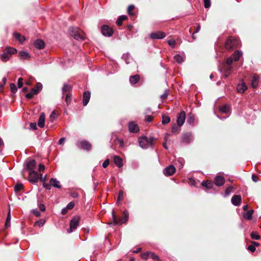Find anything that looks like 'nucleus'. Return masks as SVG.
Listing matches in <instances>:
<instances>
[{
	"instance_id": "obj_40",
	"label": "nucleus",
	"mask_w": 261,
	"mask_h": 261,
	"mask_svg": "<svg viewBox=\"0 0 261 261\" xmlns=\"http://www.w3.org/2000/svg\"><path fill=\"white\" fill-rule=\"evenodd\" d=\"M251 238L252 239L259 240L260 238L259 235L256 231H253L251 233Z\"/></svg>"
},
{
	"instance_id": "obj_32",
	"label": "nucleus",
	"mask_w": 261,
	"mask_h": 261,
	"mask_svg": "<svg viewBox=\"0 0 261 261\" xmlns=\"http://www.w3.org/2000/svg\"><path fill=\"white\" fill-rule=\"evenodd\" d=\"M201 184L202 186L205 187L208 189L212 188L214 186L213 182L211 181L208 180L206 181H203Z\"/></svg>"
},
{
	"instance_id": "obj_25",
	"label": "nucleus",
	"mask_w": 261,
	"mask_h": 261,
	"mask_svg": "<svg viewBox=\"0 0 261 261\" xmlns=\"http://www.w3.org/2000/svg\"><path fill=\"white\" fill-rule=\"evenodd\" d=\"M71 90V86L69 85L65 84L62 88V93L63 95L70 94V91Z\"/></svg>"
},
{
	"instance_id": "obj_22",
	"label": "nucleus",
	"mask_w": 261,
	"mask_h": 261,
	"mask_svg": "<svg viewBox=\"0 0 261 261\" xmlns=\"http://www.w3.org/2000/svg\"><path fill=\"white\" fill-rule=\"evenodd\" d=\"M45 120V117L44 113H41L39 117L38 121V125L40 127L42 128L44 126Z\"/></svg>"
},
{
	"instance_id": "obj_14",
	"label": "nucleus",
	"mask_w": 261,
	"mask_h": 261,
	"mask_svg": "<svg viewBox=\"0 0 261 261\" xmlns=\"http://www.w3.org/2000/svg\"><path fill=\"white\" fill-rule=\"evenodd\" d=\"M232 67L230 66L224 65L223 69H219L220 72H223L225 77H228L231 73Z\"/></svg>"
},
{
	"instance_id": "obj_57",
	"label": "nucleus",
	"mask_w": 261,
	"mask_h": 261,
	"mask_svg": "<svg viewBox=\"0 0 261 261\" xmlns=\"http://www.w3.org/2000/svg\"><path fill=\"white\" fill-rule=\"evenodd\" d=\"M74 206V203L73 202H69L67 205L66 206L68 210L72 209Z\"/></svg>"
},
{
	"instance_id": "obj_13",
	"label": "nucleus",
	"mask_w": 261,
	"mask_h": 261,
	"mask_svg": "<svg viewBox=\"0 0 261 261\" xmlns=\"http://www.w3.org/2000/svg\"><path fill=\"white\" fill-rule=\"evenodd\" d=\"M36 166V162L35 160H29L27 163V169L29 171H35Z\"/></svg>"
},
{
	"instance_id": "obj_9",
	"label": "nucleus",
	"mask_w": 261,
	"mask_h": 261,
	"mask_svg": "<svg viewBox=\"0 0 261 261\" xmlns=\"http://www.w3.org/2000/svg\"><path fill=\"white\" fill-rule=\"evenodd\" d=\"M238 45V40L232 39L231 38H228L226 42V47L227 48H232V47Z\"/></svg>"
},
{
	"instance_id": "obj_60",
	"label": "nucleus",
	"mask_w": 261,
	"mask_h": 261,
	"mask_svg": "<svg viewBox=\"0 0 261 261\" xmlns=\"http://www.w3.org/2000/svg\"><path fill=\"white\" fill-rule=\"evenodd\" d=\"M43 187H44L46 189H47V190H50L51 189V185L50 184H47V183H45L44 182L43 183Z\"/></svg>"
},
{
	"instance_id": "obj_20",
	"label": "nucleus",
	"mask_w": 261,
	"mask_h": 261,
	"mask_svg": "<svg viewBox=\"0 0 261 261\" xmlns=\"http://www.w3.org/2000/svg\"><path fill=\"white\" fill-rule=\"evenodd\" d=\"M90 92L89 91H85L83 94V105L86 106L89 101L90 98Z\"/></svg>"
},
{
	"instance_id": "obj_59",
	"label": "nucleus",
	"mask_w": 261,
	"mask_h": 261,
	"mask_svg": "<svg viewBox=\"0 0 261 261\" xmlns=\"http://www.w3.org/2000/svg\"><path fill=\"white\" fill-rule=\"evenodd\" d=\"M248 250L250 251L251 252H254L255 250V247L254 245H251L248 247Z\"/></svg>"
},
{
	"instance_id": "obj_11",
	"label": "nucleus",
	"mask_w": 261,
	"mask_h": 261,
	"mask_svg": "<svg viewBox=\"0 0 261 261\" xmlns=\"http://www.w3.org/2000/svg\"><path fill=\"white\" fill-rule=\"evenodd\" d=\"M175 172V168L173 165H170L164 169L163 172L166 176H171Z\"/></svg>"
},
{
	"instance_id": "obj_51",
	"label": "nucleus",
	"mask_w": 261,
	"mask_h": 261,
	"mask_svg": "<svg viewBox=\"0 0 261 261\" xmlns=\"http://www.w3.org/2000/svg\"><path fill=\"white\" fill-rule=\"evenodd\" d=\"M232 190V187H229L227 188L225 190V196H227L228 195H229L230 194V193L231 192Z\"/></svg>"
},
{
	"instance_id": "obj_58",
	"label": "nucleus",
	"mask_w": 261,
	"mask_h": 261,
	"mask_svg": "<svg viewBox=\"0 0 261 261\" xmlns=\"http://www.w3.org/2000/svg\"><path fill=\"white\" fill-rule=\"evenodd\" d=\"M177 162L179 164V168H181L183 167L184 164V160L182 159H180L177 161Z\"/></svg>"
},
{
	"instance_id": "obj_38",
	"label": "nucleus",
	"mask_w": 261,
	"mask_h": 261,
	"mask_svg": "<svg viewBox=\"0 0 261 261\" xmlns=\"http://www.w3.org/2000/svg\"><path fill=\"white\" fill-rule=\"evenodd\" d=\"M174 59L176 61V62L178 63H181L184 61V58L182 56L180 55H176L174 57Z\"/></svg>"
},
{
	"instance_id": "obj_3",
	"label": "nucleus",
	"mask_w": 261,
	"mask_h": 261,
	"mask_svg": "<svg viewBox=\"0 0 261 261\" xmlns=\"http://www.w3.org/2000/svg\"><path fill=\"white\" fill-rule=\"evenodd\" d=\"M112 219L113 222L115 225H121L125 223L128 219V213L125 210L123 212V217L121 218L120 217H117L115 215V212L114 211H112Z\"/></svg>"
},
{
	"instance_id": "obj_6",
	"label": "nucleus",
	"mask_w": 261,
	"mask_h": 261,
	"mask_svg": "<svg viewBox=\"0 0 261 261\" xmlns=\"http://www.w3.org/2000/svg\"><path fill=\"white\" fill-rule=\"evenodd\" d=\"M102 34L107 37L111 36L113 34V29L107 25H103L101 28Z\"/></svg>"
},
{
	"instance_id": "obj_35",
	"label": "nucleus",
	"mask_w": 261,
	"mask_h": 261,
	"mask_svg": "<svg viewBox=\"0 0 261 261\" xmlns=\"http://www.w3.org/2000/svg\"><path fill=\"white\" fill-rule=\"evenodd\" d=\"M5 50L7 51V53H8V54H9L10 56L12 55L15 54L17 53V50L15 48L11 47H7Z\"/></svg>"
},
{
	"instance_id": "obj_1",
	"label": "nucleus",
	"mask_w": 261,
	"mask_h": 261,
	"mask_svg": "<svg viewBox=\"0 0 261 261\" xmlns=\"http://www.w3.org/2000/svg\"><path fill=\"white\" fill-rule=\"evenodd\" d=\"M153 137L147 138L143 136L139 138V143L140 147L143 149H146L149 147H152Z\"/></svg>"
},
{
	"instance_id": "obj_17",
	"label": "nucleus",
	"mask_w": 261,
	"mask_h": 261,
	"mask_svg": "<svg viewBox=\"0 0 261 261\" xmlns=\"http://www.w3.org/2000/svg\"><path fill=\"white\" fill-rule=\"evenodd\" d=\"M259 81V76L256 74H254L252 75V79H251V86L253 88H256L258 85Z\"/></svg>"
},
{
	"instance_id": "obj_24",
	"label": "nucleus",
	"mask_w": 261,
	"mask_h": 261,
	"mask_svg": "<svg viewBox=\"0 0 261 261\" xmlns=\"http://www.w3.org/2000/svg\"><path fill=\"white\" fill-rule=\"evenodd\" d=\"M242 56V53L238 50H236L234 53L230 56L234 61H237L239 60L240 58Z\"/></svg>"
},
{
	"instance_id": "obj_36",
	"label": "nucleus",
	"mask_w": 261,
	"mask_h": 261,
	"mask_svg": "<svg viewBox=\"0 0 261 261\" xmlns=\"http://www.w3.org/2000/svg\"><path fill=\"white\" fill-rule=\"evenodd\" d=\"M11 214H10V208H9V212L7 215V219L5 222V227L6 228L9 227L10 226V220H11Z\"/></svg>"
},
{
	"instance_id": "obj_15",
	"label": "nucleus",
	"mask_w": 261,
	"mask_h": 261,
	"mask_svg": "<svg viewBox=\"0 0 261 261\" xmlns=\"http://www.w3.org/2000/svg\"><path fill=\"white\" fill-rule=\"evenodd\" d=\"M128 129L130 132L136 133L139 131V127L134 122H130L128 123Z\"/></svg>"
},
{
	"instance_id": "obj_34",
	"label": "nucleus",
	"mask_w": 261,
	"mask_h": 261,
	"mask_svg": "<svg viewBox=\"0 0 261 261\" xmlns=\"http://www.w3.org/2000/svg\"><path fill=\"white\" fill-rule=\"evenodd\" d=\"M19 56L22 59H28L30 58L29 54L28 52L23 50L19 52Z\"/></svg>"
},
{
	"instance_id": "obj_62",
	"label": "nucleus",
	"mask_w": 261,
	"mask_h": 261,
	"mask_svg": "<svg viewBox=\"0 0 261 261\" xmlns=\"http://www.w3.org/2000/svg\"><path fill=\"white\" fill-rule=\"evenodd\" d=\"M65 95L66 96V98H65L66 102L68 104L70 101V94H68V93H67L66 94H65Z\"/></svg>"
},
{
	"instance_id": "obj_2",
	"label": "nucleus",
	"mask_w": 261,
	"mask_h": 261,
	"mask_svg": "<svg viewBox=\"0 0 261 261\" xmlns=\"http://www.w3.org/2000/svg\"><path fill=\"white\" fill-rule=\"evenodd\" d=\"M69 32L70 35L77 40H83L85 38L84 32L78 28L71 27L69 29Z\"/></svg>"
},
{
	"instance_id": "obj_52",
	"label": "nucleus",
	"mask_w": 261,
	"mask_h": 261,
	"mask_svg": "<svg viewBox=\"0 0 261 261\" xmlns=\"http://www.w3.org/2000/svg\"><path fill=\"white\" fill-rule=\"evenodd\" d=\"M204 5L205 8H208L211 6L210 0H204Z\"/></svg>"
},
{
	"instance_id": "obj_42",
	"label": "nucleus",
	"mask_w": 261,
	"mask_h": 261,
	"mask_svg": "<svg viewBox=\"0 0 261 261\" xmlns=\"http://www.w3.org/2000/svg\"><path fill=\"white\" fill-rule=\"evenodd\" d=\"M23 188V185L21 184H17L15 186L14 190L15 192L20 191Z\"/></svg>"
},
{
	"instance_id": "obj_47",
	"label": "nucleus",
	"mask_w": 261,
	"mask_h": 261,
	"mask_svg": "<svg viewBox=\"0 0 261 261\" xmlns=\"http://www.w3.org/2000/svg\"><path fill=\"white\" fill-rule=\"evenodd\" d=\"M23 81V79L22 77H20L18 79V81H17L18 88H20L22 87Z\"/></svg>"
},
{
	"instance_id": "obj_5",
	"label": "nucleus",
	"mask_w": 261,
	"mask_h": 261,
	"mask_svg": "<svg viewBox=\"0 0 261 261\" xmlns=\"http://www.w3.org/2000/svg\"><path fill=\"white\" fill-rule=\"evenodd\" d=\"M39 174L35 171H29V180L32 184H35L38 181Z\"/></svg>"
},
{
	"instance_id": "obj_61",
	"label": "nucleus",
	"mask_w": 261,
	"mask_h": 261,
	"mask_svg": "<svg viewBox=\"0 0 261 261\" xmlns=\"http://www.w3.org/2000/svg\"><path fill=\"white\" fill-rule=\"evenodd\" d=\"M109 159H107L102 163V167L103 168H106L109 165Z\"/></svg>"
},
{
	"instance_id": "obj_4",
	"label": "nucleus",
	"mask_w": 261,
	"mask_h": 261,
	"mask_svg": "<svg viewBox=\"0 0 261 261\" xmlns=\"http://www.w3.org/2000/svg\"><path fill=\"white\" fill-rule=\"evenodd\" d=\"M80 220V217L79 216H74L70 221V228L67 230V232L71 233L73 230L75 229L79 225Z\"/></svg>"
},
{
	"instance_id": "obj_44",
	"label": "nucleus",
	"mask_w": 261,
	"mask_h": 261,
	"mask_svg": "<svg viewBox=\"0 0 261 261\" xmlns=\"http://www.w3.org/2000/svg\"><path fill=\"white\" fill-rule=\"evenodd\" d=\"M200 29V25L199 23H197L196 24V29H195V30L194 31V32H193V34L192 35V38L193 39H195V37H194V34L198 33Z\"/></svg>"
},
{
	"instance_id": "obj_64",
	"label": "nucleus",
	"mask_w": 261,
	"mask_h": 261,
	"mask_svg": "<svg viewBox=\"0 0 261 261\" xmlns=\"http://www.w3.org/2000/svg\"><path fill=\"white\" fill-rule=\"evenodd\" d=\"M39 207L40 210L42 211V212L45 211V210H46V207H45V205H44L43 204H40L39 206Z\"/></svg>"
},
{
	"instance_id": "obj_28",
	"label": "nucleus",
	"mask_w": 261,
	"mask_h": 261,
	"mask_svg": "<svg viewBox=\"0 0 261 261\" xmlns=\"http://www.w3.org/2000/svg\"><path fill=\"white\" fill-rule=\"evenodd\" d=\"M50 184L53 187L57 188H61L60 181H58L56 178H51L50 179Z\"/></svg>"
},
{
	"instance_id": "obj_10",
	"label": "nucleus",
	"mask_w": 261,
	"mask_h": 261,
	"mask_svg": "<svg viewBox=\"0 0 261 261\" xmlns=\"http://www.w3.org/2000/svg\"><path fill=\"white\" fill-rule=\"evenodd\" d=\"M165 34L161 31L153 32L150 34V37L153 39H161L165 37Z\"/></svg>"
},
{
	"instance_id": "obj_26",
	"label": "nucleus",
	"mask_w": 261,
	"mask_h": 261,
	"mask_svg": "<svg viewBox=\"0 0 261 261\" xmlns=\"http://www.w3.org/2000/svg\"><path fill=\"white\" fill-rule=\"evenodd\" d=\"M254 213L253 210H251L246 212H244L243 214V217L247 220H251L252 218V215Z\"/></svg>"
},
{
	"instance_id": "obj_19",
	"label": "nucleus",
	"mask_w": 261,
	"mask_h": 261,
	"mask_svg": "<svg viewBox=\"0 0 261 261\" xmlns=\"http://www.w3.org/2000/svg\"><path fill=\"white\" fill-rule=\"evenodd\" d=\"M193 140V136L191 133H186L182 135V141L185 143H189Z\"/></svg>"
},
{
	"instance_id": "obj_18",
	"label": "nucleus",
	"mask_w": 261,
	"mask_h": 261,
	"mask_svg": "<svg viewBox=\"0 0 261 261\" xmlns=\"http://www.w3.org/2000/svg\"><path fill=\"white\" fill-rule=\"evenodd\" d=\"M241 200V196L235 195L231 198V203L235 206H239L240 205Z\"/></svg>"
},
{
	"instance_id": "obj_56",
	"label": "nucleus",
	"mask_w": 261,
	"mask_h": 261,
	"mask_svg": "<svg viewBox=\"0 0 261 261\" xmlns=\"http://www.w3.org/2000/svg\"><path fill=\"white\" fill-rule=\"evenodd\" d=\"M167 96H168V93H167V91L166 90L165 91V92L161 95V98L163 100H165L167 98Z\"/></svg>"
},
{
	"instance_id": "obj_46",
	"label": "nucleus",
	"mask_w": 261,
	"mask_h": 261,
	"mask_svg": "<svg viewBox=\"0 0 261 261\" xmlns=\"http://www.w3.org/2000/svg\"><path fill=\"white\" fill-rule=\"evenodd\" d=\"M194 121V117L193 115L190 114L187 120V122L190 124H192Z\"/></svg>"
},
{
	"instance_id": "obj_63",
	"label": "nucleus",
	"mask_w": 261,
	"mask_h": 261,
	"mask_svg": "<svg viewBox=\"0 0 261 261\" xmlns=\"http://www.w3.org/2000/svg\"><path fill=\"white\" fill-rule=\"evenodd\" d=\"M30 127L32 129L36 130L37 129V126L36 123H30Z\"/></svg>"
},
{
	"instance_id": "obj_54",
	"label": "nucleus",
	"mask_w": 261,
	"mask_h": 261,
	"mask_svg": "<svg viewBox=\"0 0 261 261\" xmlns=\"http://www.w3.org/2000/svg\"><path fill=\"white\" fill-rule=\"evenodd\" d=\"M56 113L55 111H54L51 113V114L50 115L49 118H50L51 122H53V121H54V120L56 119Z\"/></svg>"
},
{
	"instance_id": "obj_39",
	"label": "nucleus",
	"mask_w": 261,
	"mask_h": 261,
	"mask_svg": "<svg viewBox=\"0 0 261 261\" xmlns=\"http://www.w3.org/2000/svg\"><path fill=\"white\" fill-rule=\"evenodd\" d=\"M179 127L180 126H176L175 124H174L171 128L172 132L174 134H178L180 130Z\"/></svg>"
},
{
	"instance_id": "obj_8",
	"label": "nucleus",
	"mask_w": 261,
	"mask_h": 261,
	"mask_svg": "<svg viewBox=\"0 0 261 261\" xmlns=\"http://www.w3.org/2000/svg\"><path fill=\"white\" fill-rule=\"evenodd\" d=\"M185 119L186 113L184 111H182L178 114L176 122L178 126H182L185 121Z\"/></svg>"
},
{
	"instance_id": "obj_37",
	"label": "nucleus",
	"mask_w": 261,
	"mask_h": 261,
	"mask_svg": "<svg viewBox=\"0 0 261 261\" xmlns=\"http://www.w3.org/2000/svg\"><path fill=\"white\" fill-rule=\"evenodd\" d=\"M126 18L127 16L125 15L120 16L116 21V23L117 25L121 26L122 25V21L126 19Z\"/></svg>"
},
{
	"instance_id": "obj_45",
	"label": "nucleus",
	"mask_w": 261,
	"mask_h": 261,
	"mask_svg": "<svg viewBox=\"0 0 261 261\" xmlns=\"http://www.w3.org/2000/svg\"><path fill=\"white\" fill-rule=\"evenodd\" d=\"M44 223H45V221L41 219L39 221H36L34 225L35 226H38L39 227H41V226H42L44 225Z\"/></svg>"
},
{
	"instance_id": "obj_12",
	"label": "nucleus",
	"mask_w": 261,
	"mask_h": 261,
	"mask_svg": "<svg viewBox=\"0 0 261 261\" xmlns=\"http://www.w3.org/2000/svg\"><path fill=\"white\" fill-rule=\"evenodd\" d=\"M225 182V179L223 176L217 175L214 179V183L218 187L222 186Z\"/></svg>"
},
{
	"instance_id": "obj_49",
	"label": "nucleus",
	"mask_w": 261,
	"mask_h": 261,
	"mask_svg": "<svg viewBox=\"0 0 261 261\" xmlns=\"http://www.w3.org/2000/svg\"><path fill=\"white\" fill-rule=\"evenodd\" d=\"M123 199V192L121 190L119 192L118 196V201L122 200Z\"/></svg>"
},
{
	"instance_id": "obj_31",
	"label": "nucleus",
	"mask_w": 261,
	"mask_h": 261,
	"mask_svg": "<svg viewBox=\"0 0 261 261\" xmlns=\"http://www.w3.org/2000/svg\"><path fill=\"white\" fill-rule=\"evenodd\" d=\"M10 56L6 50L1 55V58L3 62H7L10 59Z\"/></svg>"
},
{
	"instance_id": "obj_43",
	"label": "nucleus",
	"mask_w": 261,
	"mask_h": 261,
	"mask_svg": "<svg viewBox=\"0 0 261 261\" xmlns=\"http://www.w3.org/2000/svg\"><path fill=\"white\" fill-rule=\"evenodd\" d=\"M135 8V6L133 5H130L127 8V12L130 15H133L134 14L132 12Z\"/></svg>"
},
{
	"instance_id": "obj_23",
	"label": "nucleus",
	"mask_w": 261,
	"mask_h": 261,
	"mask_svg": "<svg viewBox=\"0 0 261 261\" xmlns=\"http://www.w3.org/2000/svg\"><path fill=\"white\" fill-rule=\"evenodd\" d=\"M114 162L117 166L120 168L123 166V162L121 158L119 156L115 155L114 157Z\"/></svg>"
},
{
	"instance_id": "obj_16",
	"label": "nucleus",
	"mask_w": 261,
	"mask_h": 261,
	"mask_svg": "<svg viewBox=\"0 0 261 261\" xmlns=\"http://www.w3.org/2000/svg\"><path fill=\"white\" fill-rule=\"evenodd\" d=\"M80 147L86 150H90L92 147V145L87 141L83 140L79 143Z\"/></svg>"
},
{
	"instance_id": "obj_30",
	"label": "nucleus",
	"mask_w": 261,
	"mask_h": 261,
	"mask_svg": "<svg viewBox=\"0 0 261 261\" xmlns=\"http://www.w3.org/2000/svg\"><path fill=\"white\" fill-rule=\"evenodd\" d=\"M140 80V76L138 74L130 76L129 77V82L131 84H135Z\"/></svg>"
},
{
	"instance_id": "obj_7",
	"label": "nucleus",
	"mask_w": 261,
	"mask_h": 261,
	"mask_svg": "<svg viewBox=\"0 0 261 261\" xmlns=\"http://www.w3.org/2000/svg\"><path fill=\"white\" fill-rule=\"evenodd\" d=\"M142 258L144 259H147L151 258L154 260H159V256L151 252H146L142 254Z\"/></svg>"
},
{
	"instance_id": "obj_27",
	"label": "nucleus",
	"mask_w": 261,
	"mask_h": 261,
	"mask_svg": "<svg viewBox=\"0 0 261 261\" xmlns=\"http://www.w3.org/2000/svg\"><path fill=\"white\" fill-rule=\"evenodd\" d=\"M247 86L244 83L239 84L237 86V90L240 93H243L247 90Z\"/></svg>"
},
{
	"instance_id": "obj_33",
	"label": "nucleus",
	"mask_w": 261,
	"mask_h": 261,
	"mask_svg": "<svg viewBox=\"0 0 261 261\" xmlns=\"http://www.w3.org/2000/svg\"><path fill=\"white\" fill-rule=\"evenodd\" d=\"M220 111L221 113H225V114H227L230 111V108H229V106L227 105H224V106H222L220 109Z\"/></svg>"
},
{
	"instance_id": "obj_55",
	"label": "nucleus",
	"mask_w": 261,
	"mask_h": 261,
	"mask_svg": "<svg viewBox=\"0 0 261 261\" xmlns=\"http://www.w3.org/2000/svg\"><path fill=\"white\" fill-rule=\"evenodd\" d=\"M42 84L40 83H37L35 87L34 88V89H36L37 90H38V92H39L42 89Z\"/></svg>"
},
{
	"instance_id": "obj_50",
	"label": "nucleus",
	"mask_w": 261,
	"mask_h": 261,
	"mask_svg": "<svg viewBox=\"0 0 261 261\" xmlns=\"http://www.w3.org/2000/svg\"><path fill=\"white\" fill-rule=\"evenodd\" d=\"M168 43L172 48H174L175 47V41L174 40H169L168 41Z\"/></svg>"
},
{
	"instance_id": "obj_48",
	"label": "nucleus",
	"mask_w": 261,
	"mask_h": 261,
	"mask_svg": "<svg viewBox=\"0 0 261 261\" xmlns=\"http://www.w3.org/2000/svg\"><path fill=\"white\" fill-rule=\"evenodd\" d=\"M11 90L13 93H15L17 91V88L15 84L11 83L10 84Z\"/></svg>"
},
{
	"instance_id": "obj_41",
	"label": "nucleus",
	"mask_w": 261,
	"mask_h": 261,
	"mask_svg": "<svg viewBox=\"0 0 261 261\" xmlns=\"http://www.w3.org/2000/svg\"><path fill=\"white\" fill-rule=\"evenodd\" d=\"M162 118V123L164 124L168 123L170 121V118L167 116H163Z\"/></svg>"
},
{
	"instance_id": "obj_29",
	"label": "nucleus",
	"mask_w": 261,
	"mask_h": 261,
	"mask_svg": "<svg viewBox=\"0 0 261 261\" xmlns=\"http://www.w3.org/2000/svg\"><path fill=\"white\" fill-rule=\"evenodd\" d=\"M14 37L17 39L20 43H22L24 42L25 38L23 36H21L20 34L15 32L14 33Z\"/></svg>"
},
{
	"instance_id": "obj_21",
	"label": "nucleus",
	"mask_w": 261,
	"mask_h": 261,
	"mask_svg": "<svg viewBox=\"0 0 261 261\" xmlns=\"http://www.w3.org/2000/svg\"><path fill=\"white\" fill-rule=\"evenodd\" d=\"M34 46L39 49H41L44 47V42L40 39L36 40L34 43Z\"/></svg>"
},
{
	"instance_id": "obj_53",
	"label": "nucleus",
	"mask_w": 261,
	"mask_h": 261,
	"mask_svg": "<svg viewBox=\"0 0 261 261\" xmlns=\"http://www.w3.org/2000/svg\"><path fill=\"white\" fill-rule=\"evenodd\" d=\"M233 61L232 57H230L227 59L226 64L227 65L230 66L232 63Z\"/></svg>"
}]
</instances>
